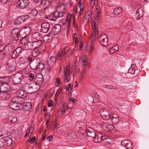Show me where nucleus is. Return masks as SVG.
I'll list each match as a JSON object with an SVG mask.
<instances>
[{
  "mask_svg": "<svg viewBox=\"0 0 149 149\" xmlns=\"http://www.w3.org/2000/svg\"><path fill=\"white\" fill-rule=\"evenodd\" d=\"M72 73V69L71 66L67 65L66 67L63 79L64 82H68L71 79L70 75Z\"/></svg>",
  "mask_w": 149,
  "mask_h": 149,
  "instance_id": "obj_1",
  "label": "nucleus"
},
{
  "mask_svg": "<svg viewBox=\"0 0 149 149\" xmlns=\"http://www.w3.org/2000/svg\"><path fill=\"white\" fill-rule=\"evenodd\" d=\"M9 79V78L7 77H0V79H1L2 81H3V82L1 83V84L0 85V91L7 92L10 91V86L8 84L6 83L3 81V79Z\"/></svg>",
  "mask_w": 149,
  "mask_h": 149,
  "instance_id": "obj_2",
  "label": "nucleus"
},
{
  "mask_svg": "<svg viewBox=\"0 0 149 149\" xmlns=\"http://www.w3.org/2000/svg\"><path fill=\"white\" fill-rule=\"evenodd\" d=\"M91 24L93 31L95 34V35H92L90 37V39L91 41V43H92L93 42L95 41L96 39L95 35H97L98 32L97 29L96 25V23L94 21V19L93 18L91 19Z\"/></svg>",
  "mask_w": 149,
  "mask_h": 149,
  "instance_id": "obj_3",
  "label": "nucleus"
},
{
  "mask_svg": "<svg viewBox=\"0 0 149 149\" xmlns=\"http://www.w3.org/2000/svg\"><path fill=\"white\" fill-rule=\"evenodd\" d=\"M100 113L104 119L106 120H109L110 118L111 113L110 110L105 108H102Z\"/></svg>",
  "mask_w": 149,
  "mask_h": 149,
  "instance_id": "obj_4",
  "label": "nucleus"
},
{
  "mask_svg": "<svg viewBox=\"0 0 149 149\" xmlns=\"http://www.w3.org/2000/svg\"><path fill=\"white\" fill-rule=\"evenodd\" d=\"M17 2V6L18 8L24 9L29 5V2L28 0H13Z\"/></svg>",
  "mask_w": 149,
  "mask_h": 149,
  "instance_id": "obj_5",
  "label": "nucleus"
},
{
  "mask_svg": "<svg viewBox=\"0 0 149 149\" xmlns=\"http://www.w3.org/2000/svg\"><path fill=\"white\" fill-rule=\"evenodd\" d=\"M98 39L100 44L102 46H106L108 45V38L106 34L103 33L100 35Z\"/></svg>",
  "mask_w": 149,
  "mask_h": 149,
  "instance_id": "obj_6",
  "label": "nucleus"
},
{
  "mask_svg": "<svg viewBox=\"0 0 149 149\" xmlns=\"http://www.w3.org/2000/svg\"><path fill=\"white\" fill-rule=\"evenodd\" d=\"M20 31V29L17 28H15L12 31L11 36L13 38H15V40H17L19 37H21L19 34Z\"/></svg>",
  "mask_w": 149,
  "mask_h": 149,
  "instance_id": "obj_7",
  "label": "nucleus"
},
{
  "mask_svg": "<svg viewBox=\"0 0 149 149\" xmlns=\"http://www.w3.org/2000/svg\"><path fill=\"white\" fill-rule=\"evenodd\" d=\"M0 137L2 139H4L3 143L5 145L7 146H9L12 143L13 140L10 137L7 136H4L3 134L2 136L1 135Z\"/></svg>",
  "mask_w": 149,
  "mask_h": 149,
  "instance_id": "obj_8",
  "label": "nucleus"
},
{
  "mask_svg": "<svg viewBox=\"0 0 149 149\" xmlns=\"http://www.w3.org/2000/svg\"><path fill=\"white\" fill-rule=\"evenodd\" d=\"M41 32L44 33H46L49 29L50 25L47 22H45L42 24Z\"/></svg>",
  "mask_w": 149,
  "mask_h": 149,
  "instance_id": "obj_9",
  "label": "nucleus"
},
{
  "mask_svg": "<svg viewBox=\"0 0 149 149\" xmlns=\"http://www.w3.org/2000/svg\"><path fill=\"white\" fill-rule=\"evenodd\" d=\"M24 97L18 96H15L12 99V101L13 102L17 103L18 105H22L24 101Z\"/></svg>",
  "mask_w": 149,
  "mask_h": 149,
  "instance_id": "obj_10",
  "label": "nucleus"
},
{
  "mask_svg": "<svg viewBox=\"0 0 149 149\" xmlns=\"http://www.w3.org/2000/svg\"><path fill=\"white\" fill-rule=\"evenodd\" d=\"M79 62L82 65L85 67L88 64L87 57L86 55L81 56L79 60Z\"/></svg>",
  "mask_w": 149,
  "mask_h": 149,
  "instance_id": "obj_11",
  "label": "nucleus"
},
{
  "mask_svg": "<svg viewBox=\"0 0 149 149\" xmlns=\"http://www.w3.org/2000/svg\"><path fill=\"white\" fill-rule=\"evenodd\" d=\"M40 59L39 58H36L33 59L30 64V68L33 70H36L38 66V63H39Z\"/></svg>",
  "mask_w": 149,
  "mask_h": 149,
  "instance_id": "obj_12",
  "label": "nucleus"
},
{
  "mask_svg": "<svg viewBox=\"0 0 149 149\" xmlns=\"http://www.w3.org/2000/svg\"><path fill=\"white\" fill-rule=\"evenodd\" d=\"M105 136H103L101 133H98L95 135L94 137L95 139L94 140V141L95 143H99L102 139H106Z\"/></svg>",
  "mask_w": 149,
  "mask_h": 149,
  "instance_id": "obj_13",
  "label": "nucleus"
},
{
  "mask_svg": "<svg viewBox=\"0 0 149 149\" xmlns=\"http://www.w3.org/2000/svg\"><path fill=\"white\" fill-rule=\"evenodd\" d=\"M22 74L18 73L15 74L13 77V81L14 83L17 84H19L22 79Z\"/></svg>",
  "mask_w": 149,
  "mask_h": 149,
  "instance_id": "obj_14",
  "label": "nucleus"
},
{
  "mask_svg": "<svg viewBox=\"0 0 149 149\" xmlns=\"http://www.w3.org/2000/svg\"><path fill=\"white\" fill-rule=\"evenodd\" d=\"M63 15V13L62 12L56 11L55 12L54 15L50 17L49 19L50 20L55 21L57 18L61 17Z\"/></svg>",
  "mask_w": 149,
  "mask_h": 149,
  "instance_id": "obj_15",
  "label": "nucleus"
},
{
  "mask_svg": "<svg viewBox=\"0 0 149 149\" xmlns=\"http://www.w3.org/2000/svg\"><path fill=\"white\" fill-rule=\"evenodd\" d=\"M6 67L9 70L12 71L15 69V63L11 60H9L6 65Z\"/></svg>",
  "mask_w": 149,
  "mask_h": 149,
  "instance_id": "obj_16",
  "label": "nucleus"
},
{
  "mask_svg": "<svg viewBox=\"0 0 149 149\" xmlns=\"http://www.w3.org/2000/svg\"><path fill=\"white\" fill-rule=\"evenodd\" d=\"M41 38V36L40 33L39 32H36L33 33L32 35L31 40L32 41L40 40Z\"/></svg>",
  "mask_w": 149,
  "mask_h": 149,
  "instance_id": "obj_17",
  "label": "nucleus"
},
{
  "mask_svg": "<svg viewBox=\"0 0 149 149\" xmlns=\"http://www.w3.org/2000/svg\"><path fill=\"white\" fill-rule=\"evenodd\" d=\"M102 127L104 131H109L113 129L114 126L105 123L102 125Z\"/></svg>",
  "mask_w": 149,
  "mask_h": 149,
  "instance_id": "obj_18",
  "label": "nucleus"
},
{
  "mask_svg": "<svg viewBox=\"0 0 149 149\" xmlns=\"http://www.w3.org/2000/svg\"><path fill=\"white\" fill-rule=\"evenodd\" d=\"M121 145L125 148L126 149H128L131 146L132 144L131 142L129 140H126L121 142Z\"/></svg>",
  "mask_w": 149,
  "mask_h": 149,
  "instance_id": "obj_19",
  "label": "nucleus"
},
{
  "mask_svg": "<svg viewBox=\"0 0 149 149\" xmlns=\"http://www.w3.org/2000/svg\"><path fill=\"white\" fill-rule=\"evenodd\" d=\"M79 8L77 7L75 10V12L76 13H78L79 15H81L83 12L84 5L82 3H79Z\"/></svg>",
  "mask_w": 149,
  "mask_h": 149,
  "instance_id": "obj_20",
  "label": "nucleus"
},
{
  "mask_svg": "<svg viewBox=\"0 0 149 149\" xmlns=\"http://www.w3.org/2000/svg\"><path fill=\"white\" fill-rule=\"evenodd\" d=\"M22 49L20 47L16 48L13 52L12 56L13 58H15L18 56L20 54L22 51Z\"/></svg>",
  "mask_w": 149,
  "mask_h": 149,
  "instance_id": "obj_21",
  "label": "nucleus"
},
{
  "mask_svg": "<svg viewBox=\"0 0 149 149\" xmlns=\"http://www.w3.org/2000/svg\"><path fill=\"white\" fill-rule=\"evenodd\" d=\"M20 105H18L17 103H15V102H13V101L10 103L9 107L11 109L14 110H18L19 108Z\"/></svg>",
  "mask_w": 149,
  "mask_h": 149,
  "instance_id": "obj_22",
  "label": "nucleus"
},
{
  "mask_svg": "<svg viewBox=\"0 0 149 149\" xmlns=\"http://www.w3.org/2000/svg\"><path fill=\"white\" fill-rule=\"evenodd\" d=\"M143 11L141 8H139L136 11L135 17L136 19H140L143 16Z\"/></svg>",
  "mask_w": 149,
  "mask_h": 149,
  "instance_id": "obj_23",
  "label": "nucleus"
},
{
  "mask_svg": "<svg viewBox=\"0 0 149 149\" xmlns=\"http://www.w3.org/2000/svg\"><path fill=\"white\" fill-rule=\"evenodd\" d=\"M111 119L112 123L114 124L118 123L119 121L118 116L115 113L112 114Z\"/></svg>",
  "mask_w": 149,
  "mask_h": 149,
  "instance_id": "obj_24",
  "label": "nucleus"
},
{
  "mask_svg": "<svg viewBox=\"0 0 149 149\" xmlns=\"http://www.w3.org/2000/svg\"><path fill=\"white\" fill-rule=\"evenodd\" d=\"M87 134L88 136L91 137L93 138H94V137L95 136V132L91 128L88 130Z\"/></svg>",
  "mask_w": 149,
  "mask_h": 149,
  "instance_id": "obj_25",
  "label": "nucleus"
},
{
  "mask_svg": "<svg viewBox=\"0 0 149 149\" xmlns=\"http://www.w3.org/2000/svg\"><path fill=\"white\" fill-rule=\"evenodd\" d=\"M8 95V93L6 92H2L0 91V100H5Z\"/></svg>",
  "mask_w": 149,
  "mask_h": 149,
  "instance_id": "obj_26",
  "label": "nucleus"
},
{
  "mask_svg": "<svg viewBox=\"0 0 149 149\" xmlns=\"http://www.w3.org/2000/svg\"><path fill=\"white\" fill-rule=\"evenodd\" d=\"M69 49H68L67 50L66 53H65V49L62 50V51L59 54L58 56L60 59L61 60H63L65 59V55H66L67 53L69 52Z\"/></svg>",
  "mask_w": 149,
  "mask_h": 149,
  "instance_id": "obj_27",
  "label": "nucleus"
},
{
  "mask_svg": "<svg viewBox=\"0 0 149 149\" xmlns=\"http://www.w3.org/2000/svg\"><path fill=\"white\" fill-rule=\"evenodd\" d=\"M61 25L60 24H57L56 25L53 29V31L55 32V33L58 34L61 30Z\"/></svg>",
  "mask_w": 149,
  "mask_h": 149,
  "instance_id": "obj_28",
  "label": "nucleus"
},
{
  "mask_svg": "<svg viewBox=\"0 0 149 149\" xmlns=\"http://www.w3.org/2000/svg\"><path fill=\"white\" fill-rule=\"evenodd\" d=\"M33 42L32 41L29 42L25 44L24 47L26 48V49H32V48H34Z\"/></svg>",
  "mask_w": 149,
  "mask_h": 149,
  "instance_id": "obj_29",
  "label": "nucleus"
},
{
  "mask_svg": "<svg viewBox=\"0 0 149 149\" xmlns=\"http://www.w3.org/2000/svg\"><path fill=\"white\" fill-rule=\"evenodd\" d=\"M32 42L33 48H37L42 43V42L40 40H36L35 41H32Z\"/></svg>",
  "mask_w": 149,
  "mask_h": 149,
  "instance_id": "obj_30",
  "label": "nucleus"
},
{
  "mask_svg": "<svg viewBox=\"0 0 149 149\" xmlns=\"http://www.w3.org/2000/svg\"><path fill=\"white\" fill-rule=\"evenodd\" d=\"M94 44L93 43H90L89 45L88 51L89 55H91L94 51Z\"/></svg>",
  "mask_w": 149,
  "mask_h": 149,
  "instance_id": "obj_31",
  "label": "nucleus"
},
{
  "mask_svg": "<svg viewBox=\"0 0 149 149\" xmlns=\"http://www.w3.org/2000/svg\"><path fill=\"white\" fill-rule=\"evenodd\" d=\"M23 107V109L25 110H28L31 108V105L30 102H27L25 103H23L22 105Z\"/></svg>",
  "mask_w": 149,
  "mask_h": 149,
  "instance_id": "obj_32",
  "label": "nucleus"
},
{
  "mask_svg": "<svg viewBox=\"0 0 149 149\" xmlns=\"http://www.w3.org/2000/svg\"><path fill=\"white\" fill-rule=\"evenodd\" d=\"M72 17V15L70 14H68L67 16L65 24H67L68 26H70L71 19Z\"/></svg>",
  "mask_w": 149,
  "mask_h": 149,
  "instance_id": "obj_33",
  "label": "nucleus"
},
{
  "mask_svg": "<svg viewBox=\"0 0 149 149\" xmlns=\"http://www.w3.org/2000/svg\"><path fill=\"white\" fill-rule=\"evenodd\" d=\"M122 12V9L120 7L116 8L113 10L114 13L116 15H119Z\"/></svg>",
  "mask_w": 149,
  "mask_h": 149,
  "instance_id": "obj_34",
  "label": "nucleus"
},
{
  "mask_svg": "<svg viewBox=\"0 0 149 149\" xmlns=\"http://www.w3.org/2000/svg\"><path fill=\"white\" fill-rule=\"evenodd\" d=\"M34 130L33 127V126L30 127L27 129L26 131V133L24 136V137H26L27 135L29 136L31 135V134L33 132Z\"/></svg>",
  "mask_w": 149,
  "mask_h": 149,
  "instance_id": "obj_35",
  "label": "nucleus"
},
{
  "mask_svg": "<svg viewBox=\"0 0 149 149\" xmlns=\"http://www.w3.org/2000/svg\"><path fill=\"white\" fill-rule=\"evenodd\" d=\"M118 45H116L109 49V52L110 54H112L117 51L118 50Z\"/></svg>",
  "mask_w": 149,
  "mask_h": 149,
  "instance_id": "obj_36",
  "label": "nucleus"
},
{
  "mask_svg": "<svg viewBox=\"0 0 149 149\" xmlns=\"http://www.w3.org/2000/svg\"><path fill=\"white\" fill-rule=\"evenodd\" d=\"M36 80L40 82L41 83H42L44 80L42 75L41 74H38L36 76Z\"/></svg>",
  "mask_w": 149,
  "mask_h": 149,
  "instance_id": "obj_37",
  "label": "nucleus"
},
{
  "mask_svg": "<svg viewBox=\"0 0 149 149\" xmlns=\"http://www.w3.org/2000/svg\"><path fill=\"white\" fill-rule=\"evenodd\" d=\"M51 37L49 36L45 35L43 37V40L45 42H48L52 40Z\"/></svg>",
  "mask_w": 149,
  "mask_h": 149,
  "instance_id": "obj_38",
  "label": "nucleus"
},
{
  "mask_svg": "<svg viewBox=\"0 0 149 149\" xmlns=\"http://www.w3.org/2000/svg\"><path fill=\"white\" fill-rule=\"evenodd\" d=\"M8 120L11 123H14L16 122L17 119L15 116H11L9 117Z\"/></svg>",
  "mask_w": 149,
  "mask_h": 149,
  "instance_id": "obj_39",
  "label": "nucleus"
},
{
  "mask_svg": "<svg viewBox=\"0 0 149 149\" xmlns=\"http://www.w3.org/2000/svg\"><path fill=\"white\" fill-rule=\"evenodd\" d=\"M8 54V51L5 50L3 52V53L0 54V59H3L5 58H6Z\"/></svg>",
  "mask_w": 149,
  "mask_h": 149,
  "instance_id": "obj_40",
  "label": "nucleus"
},
{
  "mask_svg": "<svg viewBox=\"0 0 149 149\" xmlns=\"http://www.w3.org/2000/svg\"><path fill=\"white\" fill-rule=\"evenodd\" d=\"M45 67L44 65L42 63L39 61V63H38L37 70L41 71L43 70Z\"/></svg>",
  "mask_w": 149,
  "mask_h": 149,
  "instance_id": "obj_41",
  "label": "nucleus"
},
{
  "mask_svg": "<svg viewBox=\"0 0 149 149\" xmlns=\"http://www.w3.org/2000/svg\"><path fill=\"white\" fill-rule=\"evenodd\" d=\"M40 51L36 48H34L32 51V55L33 57H36L39 54Z\"/></svg>",
  "mask_w": 149,
  "mask_h": 149,
  "instance_id": "obj_42",
  "label": "nucleus"
},
{
  "mask_svg": "<svg viewBox=\"0 0 149 149\" xmlns=\"http://www.w3.org/2000/svg\"><path fill=\"white\" fill-rule=\"evenodd\" d=\"M64 88L66 89V91H71L72 88V86L71 84L69 83L68 85H65L64 86Z\"/></svg>",
  "mask_w": 149,
  "mask_h": 149,
  "instance_id": "obj_43",
  "label": "nucleus"
},
{
  "mask_svg": "<svg viewBox=\"0 0 149 149\" xmlns=\"http://www.w3.org/2000/svg\"><path fill=\"white\" fill-rule=\"evenodd\" d=\"M85 16L87 19V22H89L91 17V13L90 11L87 12Z\"/></svg>",
  "mask_w": 149,
  "mask_h": 149,
  "instance_id": "obj_44",
  "label": "nucleus"
},
{
  "mask_svg": "<svg viewBox=\"0 0 149 149\" xmlns=\"http://www.w3.org/2000/svg\"><path fill=\"white\" fill-rule=\"evenodd\" d=\"M22 22L20 19L19 17L17 19H15L14 22V24L15 25H20Z\"/></svg>",
  "mask_w": 149,
  "mask_h": 149,
  "instance_id": "obj_45",
  "label": "nucleus"
},
{
  "mask_svg": "<svg viewBox=\"0 0 149 149\" xmlns=\"http://www.w3.org/2000/svg\"><path fill=\"white\" fill-rule=\"evenodd\" d=\"M37 49L40 52L42 51L45 49V45L42 43L37 48Z\"/></svg>",
  "mask_w": 149,
  "mask_h": 149,
  "instance_id": "obj_46",
  "label": "nucleus"
},
{
  "mask_svg": "<svg viewBox=\"0 0 149 149\" xmlns=\"http://www.w3.org/2000/svg\"><path fill=\"white\" fill-rule=\"evenodd\" d=\"M19 17L21 19L22 22H23L25 20L29 19V16L28 15L21 16Z\"/></svg>",
  "mask_w": 149,
  "mask_h": 149,
  "instance_id": "obj_47",
  "label": "nucleus"
},
{
  "mask_svg": "<svg viewBox=\"0 0 149 149\" xmlns=\"http://www.w3.org/2000/svg\"><path fill=\"white\" fill-rule=\"evenodd\" d=\"M24 92V91H22V89L17 90L16 91V93L18 95H21L22 97H23L22 95L23 94V93Z\"/></svg>",
  "mask_w": 149,
  "mask_h": 149,
  "instance_id": "obj_48",
  "label": "nucleus"
},
{
  "mask_svg": "<svg viewBox=\"0 0 149 149\" xmlns=\"http://www.w3.org/2000/svg\"><path fill=\"white\" fill-rule=\"evenodd\" d=\"M61 79L59 78H57L56 79V81H55L56 86V87H58L61 84Z\"/></svg>",
  "mask_w": 149,
  "mask_h": 149,
  "instance_id": "obj_49",
  "label": "nucleus"
},
{
  "mask_svg": "<svg viewBox=\"0 0 149 149\" xmlns=\"http://www.w3.org/2000/svg\"><path fill=\"white\" fill-rule=\"evenodd\" d=\"M63 108L61 109L62 111L63 112V113H64L65 112V111H67V110H68V111H70V109L71 108H68L65 105H63Z\"/></svg>",
  "mask_w": 149,
  "mask_h": 149,
  "instance_id": "obj_50",
  "label": "nucleus"
},
{
  "mask_svg": "<svg viewBox=\"0 0 149 149\" xmlns=\"http://www.w3.org/2000/svg\"><path fill=\"white\" fill-rule=\"evenodd\" d=\"M38 13L37 10L36 9H33L31 10V14L33 16H36Z\"/></svg>",
  "mask_w": 149,
  "mask_h": 149,
  "instance_id": "obj_51",
  "label": "nucleus"
},
{
  "mask_svg": "<svg viewBox=\"0 0 149 149\" xmlns=\"http://www.w3.org/2000/svg\"><path fill=\"white\" fill-rule=\"evenodd\" d=\"M86 73V70L83 69L81 72V74L80 75V77L81 79H83L84 77V75Z\"/></svg>",
  "mask_w": 149,
  "mask_h": 149,
  "instance_id": "obj_52",
  "label": "nucleus"
},
{
  "mask_svg": "<svg viewBox=\"0 0 149 149\" xmlns=\"http://www.w3.org/2000/svg\"><path fill=\"white\" fill-rule=\"evenodd\" d=\"M96 12H97L96 16L97 18H100L101 17V12L99 8H96Z\"/></svg>",
  "mask_w": 149,
  "mask_h": 149,
  "instance_id": "obj_53",
  "label": "nucleus"
},
{
  "mask_svg": "<svg viewBox=\"0 0 149 149\" xmlns=\"http://www.w3.org/2000/svg\"><path fill=\"white\" fill-rule=\"evenodd\" d=\"M29 79L30 81H33L34 79V75L33 74L30 73L29 74Z\"/></svg>",
  "mask_w": 149,
  "mask_h": 149,
  "instance_id": "obj_54",
  "label": "nucleus"
},
{
  "mask_svg": "<svg viewBox=\"0 0 149 149\" xmlns=\"http://www.w3.org/2000/svg\"><path fill=\"white\" fill-rule=\"evenodd\" d=\"M62 89V88H59L57 91L56 92L55 94V95L56 96H58V95L60 93Z\"/></svg>",
  "mask_w": 149,
  "mask_h": 149,
  "instance_id": "obj_55",
  "label": "nucleus"
},
{
  "mask_svg": "<svg viewBox=\"0 0 149 149\" xmlns=\"http://www.w3.org/2000/svg\"><path fill=\"white\" fill-rule=\"evenodd\" d=\"M26 40L24 38H23L20 40V42L22 44L24 45L26 44Z\"/></svg>",
  "mask_w": 149,
  "mask_h": 149,
  "instance_id": "obj_56",
  "label": "nucleus"
},
{
  "mask_svg": "<svg viewBox=\"0 0 149 149\" xmlns=\"http://www.w3.org/2000/svg\"><path fill=\"white\" fill-rule=\"evenodd\" d=\"M97 3H95V1L93 0H91L90 2V4L91 7V8H93L94 6V5Z\"/></svg>",
  "mask_w": 149,
  "mask_h": 149,
  "instance_id": "obj_57",
  "label": "nucleus"
},
{
  "mask_svg": "<svg viewBox=\"0 0 149 149\" xmlns=\"http://www.w3.org/2000/svg\"><path fill=\"white\" fill-rule=\"evenodd\" d=\"M57 33H55V32L53 31V30H52V31L49 34V36H50L51 37V38L52 39V38L54 37L55 35L57 34Z\"/></svg>",
  "mask_w": 149,
  "mask_h": 149,
  "instance_id": "obj_58",
  "label": "nucleus"
},
{
  "mask_svg": "<svg viewBox=\"0 0 149 149\" xmlns=\"http://www.w3.org/2000/svg\"><path fill=\"white\" fill-rule=\"evenodd\" d=\"M53 104V102L52 100H49L48 103V106L49 107H52Z\"/></svg>",
  "mask_w": 149,
  "mask_h": 149,
  "instance_id": "obj_59",
  "label": "nucleus"
},
{
  "mask_svg": "<svg viewBox=\"0 0 149 149\" xmlns=\"http://www.w3.org/2000/svg\"><path fill=\"white\" fill-rule=\"evenodd\" d=\"M24 28L25 29V32H28L29 33L31 31V29L29 27L26 26L24 27Z\"/></svg>",
  "mask_w": 149,
  "mask_h": 149,
  "instance_id": "obj_60",
  "label": "nucleus"
},
{
  "mask_svg": "<svg viewBox=\"0 0 149 149\" xmlns=\"http://www.w3.org/2000/svg\"><path fill=\"white\" fill-rule=\"evenodd\" d=\"M5 48V46L4 45H0V52L2 51L3 52V51L5 50L4 49H6Z\"/></svg>",
  "mask_w": 149,
  "mask_h": 149,
  "instance_id": "obj_61",
  "label": "nucleus"
},
{
  "mask_svg": "<svg viewBox=\"0 0 149 149\" xmlns=\"http://www.w3.org/2000/svg\"><path fill=\"white\" fill-rule=\"evenodd\" d=\"M69 100L70 101V103L72 104H74V99L73 98L70 97L69 99Z\"/></svg>",
  "mask_w": 149,
  "mask_h": 149,
  "instance_id": "obj_62",
  "label": "nucleus"
},
{
  "mask_svg": "<svg viewBox=\"0 0 149 149\" xmlns=\"http://www.w3.org/2000/svg\"><path fill=\"white\" fill-rule=\"evenodd\" d=\"M50 60L52 62L54 63L56 61V59L54 56H52L50 57Z\"/></svg>",
  "mask_w": 149,
  "mask_h": 149,
  "instance_id": "obj_63",
  "label": "nucleus"
},
{
  "mask_svg": "<svg viewBox=\"0 0 149 149\" xmlns=\"http://www.w3.org/2000/svg\"><path fill=\"white\" fill-rule=\"evenodd\" d=\"M36 137L35 136H33L30 141V142L31 143H33L34 142Z\"/></svg>",
  "mask_w": 149,
  "mask_h": 149,
  "instance_id": "obj_64",
  "label": "nucleus"
}]
</instances>
